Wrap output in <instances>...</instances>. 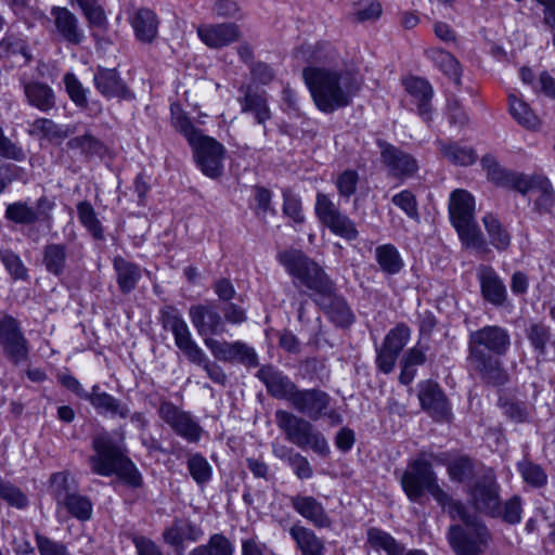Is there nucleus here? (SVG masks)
I'll use <instances>...</instances> for the list:
<instances>
[{
  "mask_svg": "<svg viewBox=\"0 0 555 555\" xmlns=\"http://www.w3.org/2000/svg\"><path fill=\"white\" fill-rule=\"evenodd\" d=\"M467 506L449 498L448 512L452 519H459L463 526H452L449 541L459 555H480L488 540L486 527L478 514L500 515V486L492 469L472 476L465 483Z\"/></svg>",
  "mask_w": 555,
  "mask_h": 555,
  "instance_id": "nucleus-1",
  "label": "nucleus"
},
{
  "mask_svg": "<svg viewBox=\"0 0 555 555\" xmlns=\"http://www.w3.org/2000/svg\"><path fill=\"white\" fill-rule=\"evenodd\" d=\"M313 59L323 65L307 67L302 76L317 107L333 113L349 105L362 86L356 66L339 57L330 44L318 48Z\"/></svg>",
  "mask_w": 555,
  "mask_h": 555,
  "instance_id": "nucleus-2",
  "label": "nucleus"
},
{
  "mask_svg": "<svg viewBox=\"0 0 555 555\" xmlns=\"http://www.w3.org/2000/svg\"><path fill=\"white\" fill-rule=\"evenodd\" d=\"M279 261L296 282L312 292L315 302L333 322L339 326H347L352 322L350 309L343 298L335 295L332 282L314 261L295 249L279 254Z\"/></svg>",
  "mask_w": 555,
  "mask_h": 555,
  "instance_id": "nucleus-3",
  "label": "nucleus"
},
{
  "mask_svg": "<svg viewBox=\"0 0 555 555\" xmlns=\"http://www.w3.org/2000/svg\"><path fill=\"white\" fill-rule=\"evenodd\" d=\"M94 455L89 460L92 470L101 476L117 475L124 482L131 487L141 483V475L135 465L124 457L119 449L114 446L106 435H101L93 440Z\"/></svg>",
  "mask_w": 555,
  "mask_h": 555,
  "instance_id": "nucleus-4",
  "label": "nucleus"
},
{
  "mask_svg": "<svg viewBox=\"0 0 555 555\" xmlns=\"http://www.w3.org/2000/svg\"><path fill=\"white\" fill-rule=\"evenodd\" d=\"M449 214L453 227L467 248L486 250V244L475 221V198L465 190H455L449 199Z\"/></svg>",
  "mask_w": 555,
  "mask_h": 555,
  "instance_id": "nucleus-5",
  "label": "nucleus"
},
{
  "mask_svg": "<svg viewBox=\"0 0 555 555\" xmlns=\"http://www.w3.org/2000/svg\"><path fill=\"white\" fill-rule=\"evenodd\" d=\"M401 486L411 501H418L425 491L444 509L449 495L437 483L431 465L423 457L411 461L401 477Z\"/></svg>",
  "mask_w": 555,
  "mask_h": 555,
  "instance_id": "nucleus-6",
  "label": "nucleus"
},
{
  "mask_svg": "<svg viewBox=\"0 0 555 555\" xmlns=\"http://www.w3.org/2000/svg\"><path fill=\"white\" fill-rule=\"evenodd\" d=\"M275 418L278 426L286 434L291 442L300 448H310L321 455L327 454L326 439L322 434L315 431L309 422L283 410L276 411Z\"/></svg>",
  "mask_w": 555,
  "mask_h": 555,
  "instance_id": "nucleus-7",
  "label": "nucleus"
},
{
  "mask_svg": "<svg viewBox=\"0 0 555 555\" xmlns=\"http://www.w3.org/2000/svg\"><path fill=\"white\" fill-rule=\"evenodd\" d=\"M190 145L193 149L196 165L203 175L211 179L221 176L225 154L221 143L211 137L202 134Z\"/></svg>",
  "mask_w": 555,
  "mask_h": 555,
  "instance_id": "nucleus-8",
  "label": "nucleus"
},
{
  "mask_svg": "<svg viewBox=\"0 0 555 555\" xmlns=\"http://www.w3.org/2000/svg\"><path fill=\"white\" fill-rule=\"evenodd\" d=\"M291 403L297 411L313 421L326 415L335 422H339L335 412H325L330 404V396L321 390H297L291 397Z\"/></svg>",
  "mask_w": 555,
  "mask_h": 555,
  "instance_id": "nucleus-9",
  "label": "nucleus"
},
{
  "mask_svg": "<svg viewBox=\"0 0 555 555\" xmlns=\"http://www.w3.org/2000/svg\"><path fill=\"white\" fill-rule=\"evenodd\" d=\"M204 343L215 358L221 361H237L249 366L257 364L255 350L241 341L227 343L205 337Z\"/></svg>",
  "mask_w": 555,
  "mask_h": 555,
  "instance_id": "nucleus-10",
  "label": "nucleus"
},
{
  "mask_svg": "<svg viewBox=\"0 0 555 555\" xmlns=\"http://www.w3.org/2000/svg\"><path fill=\"white\" fill-rule=\"evenodd\" d=\"M166 326L172 332L177 347L191 362L196 364L205 362V353L193 340L186 322L180 315H169L166 320Z\"/></svg>",
  "mask_w": 555,
  "mask_h": 555,
  "instance_id": "nucleus-11",
  "label": "nucleus"
},
{
  "mask_svg": "<svg viewBox=\"0 0 555 555\" xmlns=\"http://www.w3.org/2000/svg\"><path fill=\"white\" fill-rule=\"evenodd\" d=\"M481 162H482V166L488 171V176L496 183L514 188L522 194H528V196L533 194L535 180L540 176L528 177L525 175L507 172L504 169H502L496 164L494 158H492L491 156L483 157Z\"/></svg>",
  "mask_w": 555,
  "mask_h": 555,
  "instance_id": "nucleus-12",
  "label": "nucleus"
},
{
  "mask_svg": "<svg viewBox=\"0 0 555 555\" xmlns=\"http://www.w3.org/2000/svg\"><path fill=\"white\" fill-rule=\"evenodd\" d=\"M197 35L205 46L219 49L236 41L240 37V29L232 23L203 24L197 27Z\"/></svg>",
  "mask_w": 555,
  "mask_h": 555,
  "instance_id": "nucleus-13",
  "label": "nucleus"
},
{
  "mask_svg": "<svg viewBox=\"0 0 555 555\" xmlns=\"http://www.w3.org/2000/svg\"><path fill=\"white\" fill-rule=\"evenodd\" d=\"M160 414L164 421L180 436L192 442L199 440L201 427L188 413L180 411L172 404L165 403L160 408Z\"/></svg>",
  "mask_w": 555,
  "mask_h": 555,
  "instance_id": "nucleus-14",
  "label": "nucleus"
},
{
  "mask_svg": "<svg viewBox=\"0 0 555 555\" xmlns=\"http://www.w3.org/2000/svg\"><path fill=\"white\" fill-rule=\"evenodd\" d=\"M0 344L14 361L23 360L27 356L26 339L12 318L0 320Z\"/></svg>",
  "mask_w": 555,
  "mask_h": 555,
  "instance_id": "nucleus-15",
  "label": "nucleus"
},
{
  "mask_svg": "<svg viewBox=\"0 0 555 555\" xmlns=\"http://www.w3.org/2000/svg\"><path fill=\"white\" fill-rule=\"evenodd\" d=\"M403 86L408 95V101L413 104L418 114L426 119L430 111V100L433 98V88L429 82L420 77H408L403 80Z\"/></svg>",
  "mask_w": 555,
  "mask_h": 555,
  "instance_id": "nucleus-16",
  "label": "nucleus"
},
{
  "mask_svg": "<svg viewBox=\"0 0 555 555\" xmlns=\"http://www.w3.org/2000/svg\"><path fill=\"white\" fill-rule=\"evenodd\" d=\"M481 293L486 300L495 306L505 302L507 292L503 280L490 267H481L478 270Z\"/></svg>",
  "mask_w": 555,
  "mask_h": 555,
  "instance_id": "nucleus-17",
  "label": "nucleus"
},
{
  "mask_svg": "<svg viewBox=\"0 0 555 555\" xmlns=\"http://www.w3.org/2000/svg\"><path fill=\"white\" fill-rule=\"evenodd\" d=\"M51 15L57 34L66 41L78 44L85 39L83 31L78 27L77 17L66 8L53 7Z\"/></svg>",
  "mask_w": 555,
  "mask_h": 555,
  "instance_id": "nucleus-18",
  "label": "nucleus"
},
{
  "mask_svg": "<svg viewBox=\"0 0 555 555\" xmlns=\"http://www.w3.org/2000/svg\"><path fill=\"white\" fill-rule=\"evenodd\" d=\"M418 399L422 406L437 418H447L449 406L438 385L431 380L420 384Z\"/></svg>",
  "mask_w": 555,
  "mask_h": 555,
  "instance_id": "nucleus-19",
  "label": "nucleus"
},
{
  "mask_svg": "<svg viewBox=\"0 0 555 555\" xmlns=\"http://www.w3.org/2000/svg\"><path fill=\"white\" fill-rule=\"evenodd\" d=\"M379 146L382 149V159L393 176H410L417 170L416 160L409 154L389 144H380Z\"/></svg>",
  "mask_w": 555,
  "mask_h": 555,
  "instance_id": "nucleus-20",
  "label": "nucleus"
},
{
  "mask_svg": "<svg viewBox=\"0 0 555 555\" xmlns=\"http://www.w3.org/2000/svg\"><path fill=\"white\" fill-rule=\"evenodd\" d=\"M294 509L304 518L317 527H328L331 519L324 511V507L312 496L297 495L293 498Z\"/></svg>",
  "mask_w": 555,
  "mask_h": 555,
  "instance_id": "nucleus-21",
  "label": "nucleus"
},
{
  "mask_svg": "<svg viewBox=\"0 0 555 555\" xmlns=\"http://www.w3.org/2000/svg\"><path fill=\"white\" fill-rule=\"evenodd\" d=\"M258 377L266 384L268 390L276 398L291 402V397L297 392L295 385L271 366L259 370Z\"/></svg>",
  "mask_w": 555,
  "mask_h": 555,
  "instance_id": "nucleus-22",
  "label": "nucleus"
},
{
  "mask_svg": "<svg viewBox=\"0 0 555 555\" xmlns=\"http://www.w3.org/2000/svg\"><path fill=\"white\" fill-rule=\"evenodd\" d=\"M203 535V531L196 525L185 520H177L168 527L164 533V541L175 547L183 548L185 542H195Z\"/></svg>",
  "mask_w": 555,
  "mask_h": 555,
  "instance_id": "nucleus-23",
  "label": "nucleus"
},
{
  "mask_svg": "<svg viewBox=\"0 0 555 555\" xmlns=\"http://www.w3.org/2000/svg\"><path fill=\"white\" fill-rule=\"evenodd\" d=\"M63 511L80 521H88L92 517L93 506L87 496L73 492L66 494L56 505V515L60 521Z\"/></svg>",
  "mask_w": 555,
  "mask_h": 555,
  "instance_id": "nucleus-24",
  "label": "nucleus"
},
{
  "mask_svg": "<svg viewBox=\"0 0 555 555\" xmlns=\"http://www.w3.org/2000/svg\"><path fill=\"white\" fill-rule=\"evenodd\" d=\"M131 26L138 40L151 42L158 33L156 14L149 9H139L131 16Z\"/></svg>",
  "mask_w": 555,
  "mask_h": 555,
  "instance_id": "nucleus-25",
  "label": "nucleus"
},
{
  "mask_svg": "<svg viewBox=\"0 0 555 555\" xmlns=\"http://www.w3.org/2000/svg\"><path fill=\"white\" fill-rule=\"evenodd\" d=\"M190 320L201 336L218 333L221 326L220 315L204 306H193L189 311Z\"/></svg>",
  "mask_w": 555,
  "mask_h": 555,
  "instance_id": "nucleus-26",
  "label": "nucleus"
},
{
  "mask_svg": "<svg viewBox=\"0 0 555 555\" xmlns=\"http://www.w3.org/2000/svg\"><path fill=\"white\" fill-rule=\"evenodd\" d=\"M474 344L482 345L487 349L496 353L504 352L509 346V337L507 333L496 326H488L472 335Z\"/></svg>",
  "mask_w": 555,
  "mask_h": 555,
  "instance_id": "nucleus-27",
  "label": "nucleus"
},
{
  "mask_svg": "<svg viewBox=\"0 0 555 555\" xmlns=\"http://www.w3.org/2000/svg\"><path fill=\"white\" fill-rule=\"evenodd\" d=\"M24 92L28 103L42 112L50 111L55 104L54 91L46 83L27 82L24 85Z\"/></svg>",
  "mask_w": 555,
  "mask_h": 555,
  "instance_id": "nucleus-28",
  "label": "nucleus"
},
{
  "mask_svg": "<svg viewBox=\"0 0 555 555\" xmlns=\"http://www.w3.org/2000/svg\"><path fill=\"white\" fill-rule=\"evenodd\" d=\"M427 55L454 83H460L461 65L452 54L441 49L433 48L427 51Z\"/></svg>",
  "mask_w": 555,
  "mask_h": 555,
  "instance_id": "nucleus-29",
  "label": "nucleus"
},
{
  "mask_svg": "<svg viewBox=\"0 0 555 555\" xmlns=\"http://www.w3.org/2000/svg\"><path fill=\"white\" fill-rule=\"evenodd\" d=\"M93 80L95 88L106 98L119 96L124 92V85L114 69L99 68Z\"/></svg>",
  "mask_w": 555,
  "mask_h": 555,
  "instance_id": "nucleus-30",
  "label": "nucleus"
},
{
  "mask_svg": "<svg viewBox=\"0 0 555 555\" xmlns=\"http://www.w3.org/2000/svg\"><path fill=\"white\" fill-rule=\"evenodd\" d=\"M490 244L498 250L506 249L511 244V234L500 220L488 214L482 219Z\"/></svg>",
  "mask_w": 555,
  "mask_h": 555,
  "instance_id": "nucleus-31",
  "label": "nucleus"
},
{
  "mask_svg": "<svg viewBox=\"0 0 555 555\" xmlns=\"http://www.w3.org/2000/svg\"><path fill=\"white\" fill-rule=\"evenodd\" d=\"M291 535L296 541L302 555H323V544L311 530L301 526H294L291 529Z\"/></svg>",
  "mask_w": 555,
  "mask_h": 555,
  "instance_id": "nucleus-32",
  "label": "nucleus"
},
{
  "mask_svg": "<svg viewBox=\"0 0 555 555\" xmlns=\"http://www.w3.org/2000/svg\"><path fill=\"white\" fill-rule=\"evenodd\" d=\"M509 113L519 125L528 129H537L540 126L539 117L529 105L514 94L509 95Z\"/></svg>",
  "mask_w": 555,
  "mask_h": 555,
  "instance_id": "nucleus-33",
  "label": "nucleus"
},
{
  "mask_svg": "<svg viewBox=\"0 0 555 555\" xmlns=\"http://www.w3.org/2000/svg\"><path fill=\"white\" fill-rule=\"evenodd\" d=\"M114 268L117 272V282L125 293L133 289L141 278L139 267L126 261L122 258H115Z\"/></svg>",
  "mask_w": 555,
  "mask_h": 555,
  "instance_id": "nucleus-34",
  "label": "nucleus"
},
{
  "mask_svg": "<svg viewBox=\"0 0 555 555\" xmlns=\"http://www.w3.org/2000/svg\"><path fill=\"white\" fill-rule=\"evenodd\" d=\"M439 152L454 165L469 166L476 160V155L470 147L457 143H439Z\"/></svg>",
  "mask_w": 555,
  "mask_h": 555,
  "instance_id": "nucleus-35",
  "label": "nucleus"
},
{
  "mask_svg": "<svg viewBox=\"0 0 555 555\" xmlns=\"http://www.w3.org/2000/svg\"><path fill=\"white\" fill-rule=\"evenodd\" d=\"M367 545L376 552L384 551L387 555H398L402 547L388 532L377 528L367 530Z\"/></svg>",
  "mask_w": 555,
  "mask_h": 555,
  "instance_id": "nucleus-36",
  "label": "nucleus"
},
{
  "mask_svg": "<svg viewBox=\"0 0 555 555\" xmlns=\"http://www.w3.org/2000/svg\"><path fill=\"white\" fill-rule=\"evenodd\" d=\"M170 112L172 127L188 140L189 144L195 142V140L203 134L193 126L190 118L178 103L171 104Z\"/></svg>",
  "mask_w": 555,
  "mask_h": 555,
  "instance_id": "nucleus-37",
  "label": "nucleus"
},
{
  "mask_svg": "<svg viewBox=\"0 0 555 555\" xmlns=\"http://www.w3.org/2000/svg\"><path fill=\"white\" fill-rule=\"evenodd\" d=\"M85 398L101 412L119 414L121 417H126L129 413V410L126 406H119L112 396L105 392H99L98 386H94L92 392L87 393Z\"/></svg>",
  "mask_w": 555,
  "mask_h": 555,
  "instance_id": "nucleus-38",
  "label": "nucleus"
},
{
  "mask_svg": "<svg viewBox=\"0 0 555 555\" xmlns=\"http://www.w3.org/2000/svg\"><path fill=\"white\" fill-rule=\"evenodd\" d=\"M242 107L243 112L251 114L259 124H263L271 117L267 99L262 94L256 92L247 93Z\"/></svg>",
  "mask_w": 555,
  "mask_h": 555,
  "instance_id": "nucleus-39",
  "label": "nucleus"
},
{
  "mask_svg": "<svg viewBox=\"0 0 555 555\" xmlns=\"http://www.w3.org/2000/svg\"><path fill=\"white\" fill-rule=\"evenodd\" d=\"M233 545L221 534H214L207 544L194 547L189 555H232Z\"/></svg>",
  "mask_w": 555,
  "mask_h": 555,
  "instance_id": "nucleus-40",
  "label": "nucleus"
},
{
  "mask_svg": "<svg viewBox=\"0 0 555 555\" xmlns=\"http://www.w3.org/2000/svg\"><path fill=\"white\" fill-rule=\"evenodd\" d=\"M77 486L74 477L67 472L55 473L50 478L49 491L56 501V505L66 494H72Z\"/></svg>",
  "mask_w": 555,
  "mask_h": 555,
  "instance_id": "nucleus-41",
  "label": "nucleus"
},
{
  "mask_svg": "<svg viewBox=\"0 0 555 555\" xmlns=\"http://www.w3.org/2000/svg\"><path fill=\"white\" fill-rule=\"evenodd\" d=\"M376 259L380 268L391 274L399 272L403 267L399 251L392 245L377 247Z\"/></svg>",
  "mask_w": 555,
  "mask_h": 555,
  "instance_id": "nucleus-42",
  "label": "nucleus"
},
{
  "mask_svg": "<svg viewBox=\"0 0 555 555\" xmlns=\"http://www.w3.org/2000/svg\"><path fill=\"white\" fill-rule=\"evenodd\" d=\"M529 199L534 202L538 209H548L554 201V191L548 179L539 177L535 180L533 194L529 196Z\"/></svg>",
  "mask_w": 555,
  "mask_h": 555,
  "instance_id": "nucleus-43",
  "label": "nucleus"
},
{
  "mask_svg": "<svg viewBox=\"0 0 555 555\" xmlns=\"http://www.w3.org/2000/svg\"><path fill=\"white\" fill-rule=\"evenodd\" d=\"M324 225L327 227L333 234L347 241H352L358 236V230L353 221L341 212H339Z\"/></svg>",
  "mask_w": 555,
  "mask_h": 555,
  "instance_id": "nucleus-44",
  "label": "nucleus"
},
{
  "mask_svg": "<svg viewBox=\"0 0 555 555\" xmlns=\"http://www.w3.org/2000/svg\"><path fill=\"white\" fill-rule=\"evenodd\" d=\"M78 217L83 227L96 238L102 237L103 231L101 223L93 207L87 203L81 202L77 206Z\"/></svg>",
  "mask_w": 555,
  "mask_h": 555,
  "instance_id": "nucleus-45",
  "label": "nucleus"
},
{
  "mask_svg": "<svg viewBox=\"0 0 555 555\" xmlns=\"http://www.w3.org/2000/svg\"><path fill=\"white\" fill-rule=\"evenodd\" d=\"M72 5L77 4L83 12L91 26H103L106 16L103 9L98 4V0H69Z\"/></svg>",
  "mask_w": 555,
  "mask_h": 555,
  "instance_id": "nucleus-46",
  "label": "nucleus"
},
{
  "mask_svg": "<svg viewBox=\"0 0 555 555\" xmlns=\"http://www.w3.org/2000/svg\"><path fill=\"white\" fill-rule=\"evenodd\" d=\"M283 198H284V205H283L284 215L289 220H292L295 224L302 223L305 220V216H304L302 208H301L300 197L291 191H284Z\"/></svg>",
  "mask_w": 555,
  "mask_h": 555,
  "instance_id": "nucleus-47",
  "label": "nucleus"
},
{
  "mask_svg": "<svg viewBox=\"0 0 555 555\" xmlns=\"http://www.w3.org/2000/svg\"><path fill=\"white\" fill-rule=\"evenodd\" d=\"M64 85L68 96L77 106H85L87 104L88 89L81 85L73 73L65 74Z\"/></svg>",
  "mask_w": 555,
  "mask_h": 555,
  "instance_id": "nucleus-48",
  "label": "nucleus"
},
{
  "mask_svg": "<svg viewBox=\"0 0 555 555\" xmlns=\"http://www.w3.org/2000/svg\"><path fill=\"white\" fill-rule=\"evenodd\" d=\"M0 49L5 51L8 56L21 57V64H26L30 60L29 49L21 38L5 37L0 43Z\"/></svg>",
  "mask_w": 555,
  "mask_h": 555,
  "instance_id": "nucleus-49",
  "label": "nucleus"
},
{
  "mask_svg": "<svg viewBox=\"0 0 555 555\" xmlns=\"http://www.w3.org/2000/svg\"><path fill=\"white\" fill-rule=\"evenodd\" d=\"M314 210L317 217L323 224H326L331 219L340 212L332 199L321 192L317 194Z\"/></svg>",
  "mask_w": 555,
  "mask_h": 555,
  "instance_id": "nucleus-50",
  "label": "nucleus"
},
{
  "mask_svg": "<svg viewBox=\"0 0 555 555\" xmlns=\"http://www.w3.org/2000/svg\"><path fill=\"white\" fill-rule=\"evenodd\" d=\"M189 470L193 479L197 483H204L208 481L211 477V466L207 462L206 459H204L201 455H194L189 460Z\"/></svg>",
  "mask_w": 555,
  "mask_h": 555,
  "instance_id": "nucleus-51",
  "label": "nucleus"
},
{
  "mask_svg": "<svg viewBox=\"0 0 555 555\" xmlns=\"http://www.w3.org/2000/svg\"><path fill=\"white\" fill-rule=\"evenodd\" d=\"M411 331L409 327L403 324H399L386 335L383 345L390 350H395L396 347L400 344L401 351L403 347L409 343Z\"/></svg>",
  "mask_w": 555,
  "mask_h": 555,
  "instance_id": "nucleus-52",
  "label": "nucleus"
},
{
  "mask_svg": "<svg viewBox=\"0 0 555 555\" xmlns=\"http://www.w3.org/2000/svg\"><path fill=\"white\" fill-rule=\"evenodd\" d=\"M65 261L64 248L60 245H51L47 247L44 255V263L47 269L52 273H60Z\"/></svg>",
  "mask_w": 555,
  "mask_h": 555,
  "instance_id": "nucleus-53",
  "label": "nucleus"
},
{
  "mask_svg": "<svg viewBox=\"0 0 555 555\" xmlns=\"http://www.w3.org/2000/svg\"><path fill=\"white\" fill-rule=\"evenodd\" d=\"M9 219L20 223H30L37 219L36 211L22 203H15L7 208Z\"/></svg>",
  "mask_w": 555,
  "mask_h": 555,
  "instance_id": "nucleus-54",
  "label": "nucleus"
},
{
  "mask_svg": "<svg viewBox=\"0 0 555 555\" xmlns=\"http://www.w3.org/2000/svg\"><path fill=\"white\" fill-rule=\"evenodd\" d=\"M354 15L360 22L375 21L382 15V5L371 0L360 2L354 8Z\"/></svg>",
  "mask_w": 555,
  "mask_h": 555,
  "instance_id": "nucleus-55",
  "label": "nucleus"
},
{
  "mask_svg": "<svg viewBox=\"0 0 555 555\" xmlns=\"http://www.w3.org/2000/svg\"><path fill=\"white\" fill-rule=\"evenodd\" d=\"M449 475L452 480L463 482L469 480L473 470L472 462L466 457H460L449 464Z\"/></svg>",
  "mask_w": 555,
  "mask_h": 555,
  "instance_id": "nucleus-56",
  "label": "nucleus"
},
{
  "mask_svg": "<svg viewBox=\"0 0 555 555\" xmlns=\"http://www.w3.org/2000/svg\"><path fill=\"white\" fill-rule=\"evenodd\" d=\"M392 203L402 209L410 218H418L416 199L410 191H402L396 194L392 197Z\"/></svg>",
  "mask_w": 555,
  "mask_h": 555,
  "instance_id": "nucleus-57",
  "label": "nucleus"
},
{
  "mask_svg": "<svg viewBox=\"0 0 555 555\" xmlns=\"http://www.w3.org/2000/svg\"><path fill=\"white\" fill-rule=\"evenodd\" d=\"M519 472L527 483L534 487L542 486L546 481V475L538 465L531 463H520Z\"/></svg>",
  "mask_w": 555,
  "mask_h": 555,
  "instance_id": "nucleus-58",
  "label": "nucleus"
},
{
  "mask_svg": "<svg viewBox=\"0 0 555 555\" xmlns=\"http://www.w3.org/2000/svg\"><path fill=\"white\" fill-rule=\"evenodd\" d=\"M1 260L8 272L14 279H24L26 276V268L17 255L12 251H2Z\"/></svg>",
  "mask_w": 555,
  "mask_h": 555,
  "instance_id": "nucleus-59",
  "label": "nucleus"
},
{
  "mask_svg": "<svg viewBox=\"0 0 555 555\" xmlns=\"http://www.w3.org/2000/svg\"><path fill=\"white\" fill-rule=\"evenodd\" d=\"M400 353V344L396 347L395 350H390L386 346H382L377 351V365L379 370L384 373H389L392 371L397 358Z\"/></svg>",
  "mask_w": 555,
  "mask_h": 555,
  "instance_id": "nucleus-60",
  "label": "nucleus"
},
{
  "mask_svg": "<svg viewBox=\"0 0 555 555\" xmlns=\"http://www.w3.org/2000/svg\"><path fill=\"white\" fill-rule=\"evenodd\" d=\"M357 182V172L353 170H346L338 177L336 185L340 195L348 197L356 191Z\"/></svg>",
  "mask_w": 555,
  "mask_h": 555,
  "instance_id": "nucleus-61",
  "label": "nucleus"
},
{
  "mask_svg": "<svg viewBox=\"0 0 555 555\" xmlns=\"http://www.w3.org/2000/svg\"><path fill=\"white\" fill-rule=\"evenodd\" d=\"M289 465L300 479H308L312 476V468L308 460L298 453L289 457Z\"/></svg>",
  "mask_w": 555,
  "mask_h": 555,
  "instance_id": "nucleus-62",
  "label": "nucleus"
},
{
  "mask_svg": "<svg viewBox=\"0 0 555 555\" xmlns=\"http://www.w3.org/2000/svg\"><path fill=\"white\" fill-rule=\"evenodd\" d=\"M501 515V512H500ZM503 519L505 521H508L511 524L519 522L521 519V506H520V500L515 496L507 501L504 505L503 513H502Z\"/></svg>",
  "mask_w": 555,
  "mask_h": 555,
  "instance_id": "nucleus-63",
  "label": "nucleus"
},
{
  "mask_svg": "<svg viewBox=\"0 0 555 555\" xmlns=\"http://www.w3.org/2000/svg\"><path fill=\"white\" fill-rule=\"evenodd\" d=\"M38 548L41 555H67L63 544L46 538H38Z\"/></svg>",
  "mask_w": 555,
  "mask_h": 555,
  "instance_id": "nucleus-64",
  "label": "nucleus"
}]
</instances>
